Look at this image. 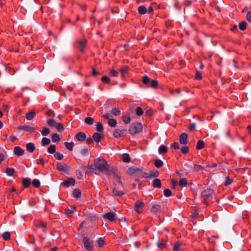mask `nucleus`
Masks as SVG:
<instances>
[{
    "instance_id": "22",
    "label": "nucleus",
    "mask_w": 251,
    "mask_h": 251,
    "mask_svg": "<svg viewBox=\"0 0 251 251\" xmlns=\"http://www.w3.org/2000/svg\"><path fill=\"white\" fill-rule=\"evenodd\" d=\"M139 14L143 15L147 13V8L145 6H140L138 8Z\"/></svg>"
},
{
    "instance_id": "44",
    "label": "nucleus",
    "mask_w": 251,
    "mask_h": 251,
    "mask_svg": "<svg viewBox=\"0 0 251 251\" xmlns=\"http://www.w3.org/2000/svg\"><path fill=\"white\" fill-rule=\"evenodd\" d=\"M50 141L49 139L44 137L42 139V144L43 146H46L50 144Z\"/></svg>"
},
{
    "instance_id": "61",
    "label": "nucleus",
    "mask_w": 251,
    "mask_h": 251,
    "mask_svg": "<svg viewBox=\"0 0 251 251\" xmlns=\"http://www.w3.org/2000/svg\"><path fill=\"white\" fill-rule=\"evenodd\" d=\"M203 169V167L201 165H197V164L194 165V169L195 171H199Z\"/></svg>"
},
{
    "instance_id": "64",
    "label": "nucleus",
    "mask_w": 251,
    "mask_h": 251,
    "mask_svg": "<svg viewBox=\"0 0 251 251\" xmlns=\"http://www.w3.org/2000/svg\"><path fill=\"white\" fill-rule=\"evenodd\" d=\"M110 75L113 76H117L118 72L114 69H111L110 71Z\"/></svg>"
},
{
    "instance_id": "35",
    "label": "nucleus",
    "mask_w": 251,
    "mask_h": 251,
    "mask_svg": "<svg viewBox=\"0 0 251 251\" xmlns=\"http://www.w3.org/2000/svg\"><path fill=\"white\" fill-rule=\"evenodd\" d=\"M73 194L74 197L78 198L81 197V193L79 190L75 189L73 191Z\"/></svg>"
},
{
    "instance_id": "8",
    "label": "nucleus",
    "mask_w": 251,
    "mask_h": 251,
    "mask_svg": "<svg viewBox=\"0 0 251 251\" xmlns=\"http://www.w3.org/2000/svg\"><path fill=\"white\" fill-rule=\"evenodd\" d=\"M57 169L60 172L67 173L69 171V169L67 165L65 163H60L57 166Z\"/></svg>"
},
{
    "instance_id": "13",
    "label": "nucleus",
    "mask_w": 251,
    "mask_h": 251,
    "mask_svg": "<svg viewBox=\"0 0 251 251\" xmlns=\"http://www.w3.org/2000/svg\"><path fill=\"white\" fill-rule=\"evenodd\" d=\"M188 136L186 133H182L179 136V142L182 145H186L188 143Z\"/></svg>"
},
{
    "instance_id": "17",
    "label": "nucleus",
    "mask_w": 251,
    "mask_h": 251,
    "mask_svg": "<svg viewBox=\"0 0 251 251\" xmlns=\"http://www.w3.org/2000/svg\"><path fill=\"white\" fill-rule=\"evenodd\" d=\"M181 244L179 242H176L173 247V251H182Z\"/></svg>"
},
{
    "instance_id": "51",
    "label": "nucleus",
    "mask_w": 251,
    "mask_h": 251,
    "mask_svg": "<svg viewBox=\"0 0 251 251\" xmlns=\"http://www.w3.org/2000/svg\"><path fill=\"white\" fill-rule=\"evenodd\" d=\"M233 182V179H230L228 176L226 177V182L225 183V186H228L231 184Z\"/></svg>"
},
{
    "instance_id": "6",
    "label": "nucleus",
    "mask_w": 251,
    "mask_h": 251,
    "mask_svg": "<svg viewBox=\"0 0 251 251\" xmlns=\"http://www.w3.org/2000/svg\"><path fill=\"white\" fill-rule=\"evenodd\" d=\"M83 242L84 247L88 251H91L92 249L93 246L90 242V239L87 236H84L83 239Z\"/></svg>"
},
{
    "instance_id": "63",
    "label": "nucleus",
    "mask_w": 251,
    "mask_h": 251,
    "mask_svg": "<svg viewBox=\"0 0 251 251\" xmlns=\"http://www.w3.org/2000/svg\"><path fill=\"white\" fill-rule=\"evenodd\" d=\"M80 153L82 155H86L88 153V150L87 148H84L80 151Z\"/></svg>"
},
{
    "instance_id": "12",
    "label": "nucleus",
    "mask_w": 251,
    "mask_h": 251,
    "mask_svg": "<svg viewBox=\"0 0 251 251\" xmlns=\"http://www.w3.org/2000/svg\"><path fill=\"white\" fill-rule=\"evenodd\" d=\"M75 137L79 142H83L86 138V134L83 132H78Z\"/></svg>"
},
{
    "instance_id": "53",
    "label": "nucleus",
    "mask_w": 251,
    "mask_h": 251,
    "mask_svg": "<svg viewBox=\"0 0 251 251\" xmlns=\"http://www.w3.org/2000/svg\"><path fill=\"white\" fill-rule=\"evenodd\" d=\"M97 242H98V245L99 247H102L105 244L104 241L103 240V239L102 238H99Z\"/></svg>"
},
{
    "instance_id": "62",
    "label": "nucleus",
    "mask_w": 251,
    "mask_h": 251,
    "mask_svg": "<svg viewBox=\"0 0 251 251\" xmlns=\"http://www.w3.org/2000/svg\"><path fill=\"white\" fill-rule=\"evenodd\" d=\"M189 151V148L187 146H183L181 149V151L182 153H187Z\"/></svg>"
},
{
    "instance_id": "20",
    "label": "nucleus",
    "mask_w": 251,
    "mask_h": 251,
    "mask_svg": "<svg viewBox=\"0 0 251 251\" xmlns=\"http://www.w3.org/2000/svg\"><path fill=\"white\" fill-rule=\"evenodd\" d=\"M168 148L164 145H161L158 149L159 154H165L167 152Z\"/></svg>"
},
{
    "instance_id": "40",
    "label": "nucleus",
    "mask_w": 251,
    "mask_h": 251,
    "mask_svg": "<svg viewBox=\"0 0 251 251\" xmlns=\"http://www.w3.org/2000/svg\"><path fill=\"white\" fill-rule=\"evenodd\" d=\"M148 86H150L152 88H157L158 86V82L156 80H151L149 85Z\"/></svg>"
},
{
    "instance_id": "31",
    "label": "nucleus",
    "mask_w": 251,
    "mask_h": 251,
    "mask_svg": "<svg viewBox=\"0 0 251 251\" xmlns=\"http://www.w3.org/2000/svg\"><path fill=\"white\" fill-rule=\"evenodd\" d=\"M154 165L157 168H160L163 165V162L160 159H156L154 161Z\"/></svg>"
},
{
    "instance_id": "15",
    "label": "nucleus",
    "mask_w": 251,
    "mask_h": 251,
    "mask_svg": "<svg viewBox=\"0 0 251 251\" xmlns=\"http://www.w3.org/2000/svg\"><path fill=\"white\" fill-rule=\"evenodd\" d=\"M15 154L17 156H21L24 153V150L20 148L19 147H16L14 150Z\"/></svg>"
},
{
    "instance_id": "58",
    "label": "nucleus",
    "mask_w": 251,
    "mask_h": 251,
    "mask_svg": "<svg viewBox=\"0 0 251 251\" xmlns=\"http://www.w3.org/2000/svg\"><path fill=\"white\" fill-rule=\"evenodd\" d=\"M101 81L105 83H109L110 82V78L107 76H103L101 79Z\"/></svg>"
},
{
    "instance_id": "48",
    "label": "nucleus",
    "mask_w": 251,
    "mask_h": 251,
    "mask_svg": "<svg viewBox=\"0 0 251 251\" xmlns=\"http://www.w3.org/2000/svg\"><path fill=\"white\" fill-rule=\"evenodd\" d=\"M54 157L56 159H57L58 160H61L63 158V154L57 152L55 153Z\"/></svg>"
},
{
    "instance_id": "23",
    "label": "nucleus",
    "mask_w": 251,
    "mask_h": 251,
    "mask_svg": "<svg viewBox=\"0 0 251 251\" xmlns=\"http://www.w3.org/2000/svg\"><path fill=\"white\" fill-rule=\"evenodd\" d=\"M153 186L156 188H160L161 186V182L159 179L155 178L153 181Z\"/></svg>"
},
{
    "instance_id": "4",
    "label": "nucleus",
    "mask_w": 251,
    "mask_h": 251,
    "mask_svg": "<svg viewBox=\"0 0 251 251\" xmlns=\"http://www.w3.org/2000/svg\"><path fill=\"white\" fill-rule=\"evenodd\" d=\"M213 193V191L212 190L208 189L203 191L201 193V195L204 200L206 201L211 199Z\"/></svg>"
},
{
    "instance_id": "41",
    "label": "nucleus",
    "mask_w": 251,
    "mask_h": 251,
    "mask_svg": "<svg viewBox=\"0 0 251 251\" xmlns=\"http://www.w3.org/2000/svg\"><path fill=\"white\" fill-rule=\"evenodd\" d=\"M96 129L99 132H101L103 130V125L100 122H99L96 125Z\"/></svg>"
},
{
    "instance_id": "10",
    "label": "nucleus",
    "mask_w": 251,
    "mask_h": 251,
    "mask_svg": "<svg viewBox=\"0 0 251 251\" xmlns=\"http://www.w3.org/2000/svg\"><path fill=\"white\" fill-rule=\"evenodd\" d=\"M144 203L143 201L139 200L135 203V210L138 213L141 212V208L143 207Z\"/></svg>"
},
{
    "instance_id": "60",
    "label": "nucleus",
    "mask_w": 251,
    "mask_h": 251,
    "mask_svg": "<svg viewBox=\"0 0 251 251\" xmlns=\"http://www.w3.org/2000/svg\"><path fill=\"white\" fill-rule=\"evenodd\" d=\"M157 246L160 249H163L166 248V244L159 241L157 243Z\"/></svg>"
},
{
    "instance_id": "47",
    "label": "nucleus",
    "mask_w": 251,
    "mask_h": 251,
    "mask_svg": "<svg viewBox=\"0 0 251 251\" xmlns=\"http://www.w3.org/2000/svg\"><path fill=\"white\" fill-rule=\"evenodd\" d=\"M75 210V208L74 206H71L70 209H67L66 210V214L68 216H70L74 213Z\"/></svg>"
},
{
    "instance_id": "7",
    "label": "nucleus",
    "mask_w": 251,
    "mask_h": 251,
    "mask_svg": "<svg viewBox=\"0 0 251 251\" xmlns=\"http://www.w3.org/2000/svg\"><path fill=\"white\" fill-rule=\"evenodd\" d=\"M114 176L115 180L119 183H122L121 177L118 173L117 170L115 168H112L111 171V174Z\"/></svg>"
},
{
    "instance_id": "25",
    "label": "nucleus",
    "mask_w": 251,
    "mask_h": 251,
    "mask_svg": "<svg viewBox=\"0 0 251 251\" xmlns=\"http://www.w3.org/2000/svg\"><path fill=\"white\" fill-rule=\"evenodd\" d=\"M107 124L111 127H115L117 126V121L115 119H109Z\"/></svg>"
},
{
    "instance_id": "11",
    "label": "nucleus",
    "mask_w": 251,
    "mask_h": 251,
    "mask_svg": "<svg viewBox=\"0 0 251 251\" xmlns=\"http://www.w3.org/2000/svg\"><path fill=\"white\" fill-rule=\"evenodd\" d=\"M18 128L20 130H23L29 132H34L35 130L34 127L28 126H20L18 127Z\"/></svg>"
},
{
    "instance_id": "18",
    "label": "nucleus",
    "mask_w": 251,
    "mask_h": 251,
    "mask_svg": "<svg viewBox=\"0 0 251 251\" xmlns=\"http://www.w3.org/2000/svg\"><path fill=\"white\" fill-rule=\"evenodd\" d=\"M84 122L87 125L91 126L94 124V119L92 117H87L85 118Z\"/></svg>"
},
{
    "instance_id": "54",
    "label": "nucleus",
    "mask_w": 251,
    "mask_h": 251,
    "mask_svg": "<svg viewBox=\"0 0 251 251\" xmlns=\"http://www.w3.org/2000/svg\"><path fill=\"white\" fill-rule=\"evenodd\" d=\"M55 126L59 131H63L64 130L63 126L61 123H57Z\"/></svg>"
},
{
    "instance_id": "30",
    "label": "nucleus",
    "mask_w": 251,
    "mask_h": 251,
    "mask_svg": "<svg viewBox=\"0 0 251 251\" xmlns=\"http://www.w3.org/2000/svg\"><path fill=\"white\" fill-rule=\"evenodd\" d=\"M51 139L52 141L53 142H56L57 141H59L60 140V135L57 133L53 134L51 135Z\"/></svg>"
},
{
    "instance_id": "24",
    "label": "nucleus",
    "mask_w": 251,
    "mask_h": 251,
    "mask_svg": "<svg viewBox=\"0 0 251 251\" xmlns=\"http://www.w3.org/2000/svg\"><path fill=\"white\" fill-rule=\"evenodd\" d=\"M26 150L30 152H32L35 150V146L32 143H28L26 145Z\"/></svg>"
},
{
    "instance_id": "29",
    "label": "nucleus",
    "mask_w": 251,
    "mask_h": 251,
    "mask_svg": "<svg viewBox=\"0 0 251 251\" xmlns=\"http://www.w3.org/2000/svg\"><path fill=\"white\" fill-rule=\"evenodd\" d=\"M204 147V142L201 140H199L197 144L196 148L198 150H201V149L203 148Z\"/></svg>"
},
{
    "instance_id": "14",
    "label": "nucleus",
    "mask_w": 251,
    "mask_h": 251,
    "mask_svg": "<svg viewBox=\"0 0 251 251\" xmlns=\"http://www.w3.org/2000/svg\"><path fill=\"white\" fill-rule=\"evenodd\" d=\"M86 41L85 40L78 41V48L81 52L84 51V49L86 46Z\"/></svg>"
},
{
    "instance_id": "16",
    "label": "nucleus",
    "mask_w": 251,
    "mask_h": 251,
    "mask_svg": "<svg viewBox=\"0 0 251 251\" xmlns=\"http://www.w3.org/2000/svg\"><path fill=\"white\" fill-rule=\"evenodd\" d=\"M63 184L66 186H74L75 184V180L73 178H69L64 182Z\"/></svg>"
},
{
    "instance_id": "59",
    "label": "nucleus",
    "mask_w": 251,
    "mask_h": 251,
    "mask_svg": "<svg viewBox=\"0 0 251 251\" xmlns=\"http://www.w3.org/2000/svg\"><path fill=\"white\" fill-rule=\"evenodd\" d=\"M47 226V224L46 223H44L43 222H39L37 224V226L40 228H46Z\"/></svg>"
},
{
    "instance_id": "3",
    "label": "nucleus",
    "mask_w": 251,
    "mask_h": 251,
    "mask_svg": "<svg viewBox=\"0 0 251 251\" xmlns=\"http://www.w3.org/2000/svg\"><path fill=\"white\" fill-rule=\"evenodd\" d=\"M127 133V130L125 128L122 129H116L113 132V136L115 138H119L125 136Z\"/></svg>"
},
{
    "instance_id": "32",
    "label": "nucleus",
    "mask_w": 251,
    "mask_h": 251,
    "mask_svg": "<svg viewBox=\"0 0 251 251\" xmlns=\"http://www.w3.org/2000/svg\"><path fill=\"white\" fill-rule=\"evenodd\" d=\"M113 194L115 196H121L124 194V192L122 191H118L116 188L113 189Z\"/></svg>"
},
{
    "instance_id": "26",
    "label": "nucleus",
    "mask_w": 251,
    "mask_h": 251,
    "mask_svg": "<svg viewBox=\"0 0 251 251\" xmlns=\"http://www.w3.org/2000/svg\"><path fill=\"white\" fill-rule=\"evenodd\" d=\"M159 172L156 170H151L150 171V176L151 177H156L159 176Z\"/></svg>"
},
{
    "instance_id": "56",
    "label": "nucleus",
    "mask_w": 251,
    "mask_h": 251,
    "mask_svg": "<svg viewBox=\"0 0 251 251\" xmlns=\"http://www.w3.org/2000/svg\"><path fill=\"white\" fill-rule=\"evenodd\" d=\"M128 71V68L127 67H123L120 71V73L123 75H124Z\"/></svg>"
},
{
    "instance_id": "49",
    "label": "nucleus",
    "mask_w": 251,
    "mask_h": 251,
    "mask_svg": "<svg viewBox=\"0 0 251 251\" xmlns=\"http://www.w3.org/2000/svg\"><path fill=\"white\" fill-rule=\"evenodd\" d=\"M56 123V121L52 119H50L47 121L48 125L50 126H55Z\"/></svg>"
},
{
    "instance_id": "19",
    "label": "nucleus",
    "mask_w": 251,
    "mask_h": 251,
    "mask_svg": "<svg viewBox=\"0 0 251 251\" xmlns=\"http://www.w3.org/2000/svg\"><path fill=\"white\" fill-rule=\"evenodd\" d=\"M36 114L34 111L29 112L25 114V118L28 120H31L35 116Z\"/></svg>"
},
{
    "instance_id": "43",
    "label": "nucleus",
    "mask_w": 251,
    "mask_h": 251,
    "mask_svg": "<svg viewBox=\"0 0 251 251\" xmlns=\"http://www.w3.org/2000/svg\"><path fill=\"white\" fill-rule=\"evenodd\" d=\"M247 24L245 21L241 22L239 25L240 29L241 30H245L247 27Z\"/></svg>"
},
{
    "instance_id": "27",
    "label": "nucleus",
    "mask_w": 251,
    "mask_h": 251,
    "mask_svg": "<svg viewBox=\"0 0 251 251\" xmlns=\"http://www.w3.org/2000/svg\"><path fill=\"white\" fill-rule=\"evenodd\" d=\"M31 183V179L29 178H25L23 180V184L25 188L28 187Z\"/></svg>"
},
{
    "instance_id": "2",
    "label": "nucleus",
    "mask_w": 251,
    "mask_h": 251,
    "mask_svg": "<svg viewBox=\"0 0 251 251\" xmlns=\"http://www.w3.org/2000/svg\"><path fill=\"white\" fill-rule=\"evenodd\" d=\"M143 126L141 123L136 122L132 123L129 126L128 130L130 134L135 135L141 132Z\"/></svg>"
},
{
    "instance_id": "55",
    "label": "nucleus",
    "mask_w": 251,
    "mask_h": 251,
    "mask_svg": "<svg viewBox=\"0 0 251 251\" xmlns=\"http://www.w3.org/2000/svg\"><path fill=\"white\" fill-rule=\"evenodd\" d=\"M143 110H142V109L140 107H138L137 108H136V114L140 116H141L143 114Z\"/></svg>"
},
{
    "instance_id": "9",
    "label": "nucleus",
    "mask_w": 251,
    "mask_h": 251,
    "mask_svg": "<svg viewBox=\"0 0 251 251\" xmlns=\"http://www.w3.org/2000/svg\"><path fill=\"white\" fill-rule=\"evenodd\" d=\"M103 217L110 222H113L115 219L116 215L113 212H110L105 213Z\"/></svg>"
},
{
    "instance_id": "38",
    "label": "nucleus",
    "mask_w": 251,
    "mask_h": 251,
    "mask_svg": "<svg viewBox=\"0 0 251 251\" xmlns=\"http://www.w3.org/2000/svg\"><path fill=\"white\" fill-rule=\"evenodd\" d=\"M120 112H120V109L117 108H113L111 111V114L115 116H118L119 115H120Z\"/></svg>"
},
{
    "instance_id": "45",
    "label": "nucleus",
    "mask_w": 251,
    "mask_h": 251,
    "mask_svg": "<svg viewBox=\"0 0 251 251\" xmlns=\"http://www.w3.org/2000/svg\"><path fill=\"white\" fill-rule=\"evenodd\" d=\"M48 152L50 153H54L56 151V147L55 145H51L48 148Z\"/></svg>"
},
{
    "instance_id": "1",
    "label": "nucleus",
    "mask_w": 251,
    "mask_h": 251,
    "mask_svg": "<svg viewBox=\"0 0 251 251\" xmlns=\"http://www.w3.org/2000/svg\"><path fill=\"white\" fill-rule=\"evenodd\" d=\"M94 166L100 172H105L106 174L110 175L113 168L108 164L107 162L103 158H99L95 162Z\"/></svg>"
},
{
    "instance_id": "42",
    "label": "nucleus",
    "mask_w": 251,
    "mask_h": 251,
    "mask_svg": "<svg viewBox=\"0 0 251 251\" xmlns=\"http://www.w3.org/2000/svg\"><path fill=\"white\" fill-rule=\"evenodd\" d=\"M15 170L12 168H8L6 169V173L9 176H12L14 173Z\"/></svg>"
},
{
    "instance_id": "21",
    "label": "nucleus",
    "mask_w": 251,
    "mask_h": 251,
    "mask_svg": "<svg viewBox=\"0 0 251 251\" xmlns=\"http://www.w3.org/2000/svg\"><path fill=\"white\" fill-rule=\"evenodd\" d=\"M92 137L93 140L97 143L99 142L101 139V135L100 133L97 132L93 134Z\"/></svg>"
},
{
    "instance_id": "5",
    "label": "nucleus",
    "mask_w": 251,
    "mask_h": 251,
    "mask_svg": "<svg viewBox=\"0 0 251 251\" xmlns=\"http://www.w3.org/2000/svg\"><path fill=\"white\" fill-rule=\"evenodd\" d=\"M142 168L133 166L128 169L127 173L129 175L140 174L142 172Z\"/></svg>"
},
{
    "instance_id": "37",
    "label": "nucleus",
    "mask_w": 251,
    "mask_h": 251,
    "mask_svg": "<svg viewBox=\"0 0 251 251\" xmlns=\"http://www.w3.org/2000/svg\"><path fill=\"white\" fill-rule=\"evenodd\" d=\"M65 146L67 149H68L70 151H72L74 146V144L73 142H65Z\"/></svg>"
},
{
    "instance_id": "34",
    "label": "nucleus",
    "mask_w": 251,
    "mask_h": 251,
    "mask_svg": "<svg viewBox=\"0 0 251 251\" xmlns=\"http://www.w3.org/2000/svg\"><path fill=\"white\" fill-rule=\"evenodd\" d=\"M122 159L125 162H129L130 161L129 155L127 153H124L122 155Z\"/></svg>"
},
{
    "instance_id": "57",
    "label": "nucleus",
    "mask_w": 251,
    "mask_h": 251,
    "mask_svg": "<svg viewBox=\"0 0 251 251\" xmlns=\"http://www.w3.org/2000/svg\"><path fill=\"white\" fill-rule=\"evenodd\" d=\"M164 195L166 197H170L172 195L171 191L169 189H166L164 191Z\"/></svg>"
},
{
    "instance_id": "52",
    "label": "nucleus",
    "mask_w": 251,
    "mask_h": 251,
    "mask_svg": "<svg viewBox=\"0 0 251 251\" xmlns=\"http://www.w3.org/2000/svg\"><path fill=\"white\" fill-rule=\"evenodd\" d=\"M32 184L36 188H38L40 185V182L38 179H34L32 181Z\"/></svg>"
},
{
    "instance_id": "36",
    "label": "nucleus",
    "mask_w": 251,
    "mask_h": 251,
    "mask_svg": "<svg viewBox=\"0 0 251 251\" xmlns=\"http://www.w3.org/2000/svg\"><path fill=\"white\" fill-rule=\"evenodd\" d=\"M151 80L150 79V78L148 76L144 75L143 77L142 81L144 84L148 86V85H149Z\"/></svg>"
},
{
    "instance_id": "33",
    "label": "nucleus",
    "mask_w": 251,
    "mask_h": 251,
    "mask_svg": "<svg viewBox=\"0 0 251 251\" xmlns=\"http://www.w3.org/2000/svg\"><path fill=\"white\" fill-rule=\"evenodd\" d=\"M41 132L43 136H47L50 133V130L47 127H43Z\"/></svg>"
},
{
    "instance_id": "46",
    "label": "nucleus",
    "mask_w": 251,
    "mask_h": 251,
    "mask_svg": "<svg viewBox=\"0 0 251 251\" xmlns=\"http://www.w3.org/2000/svg\"><path fill=\"white\" fill-rule=\"evenodd\" d=\"M2 238L5 240H8L10 239V234L9 232H5L2 234Z\"/></svg>"
},
{
    "instance_id": "50",
    "label": "nucleus",
    "mask_w": 251,
    "mask_h": 251,
    "mask_svg": "<svg viewBox=\"0 0 251 251\" xmlns=\"http://www.w3.org/2000/svg\"><path fill=\"white\" fill-rule=\"evenodd\" d=\"M122 118L124 122L126 124H128L130 122V118L129 116H123Z\"/></svg>"
},
{
    "instance_id": "39",
    "label": "nucleus",
    "mask_w": 251,
    "mask_h": 251,
    "mask_svg": "<svg viewBox=\"0 0 251 251\" xmlns=\"http://www.w3.org/2000/svg\"><path fill=\"white\" fill-rule=\"evenodd\" d=\"M160 209V206L158 204L153 205L151 208V211L154 213L158 212Z\"/></svg>"
},
{
    "instance_id": "28",
    "label": "nucleus",
    "mask_w": 251,
    "mask_h": 251,
    "mask_svg": "<svg viewBox=\"0 0 251 251\" xmlns=\"http://www.w3.org/2000/svg\"><path fill=\"white\" fill-rule=\"evenodd\" d=\"M187 180L185 178H182L179 181L178 184L181 187H185L187 185Z\"/></svg>"
}]
</instances>
